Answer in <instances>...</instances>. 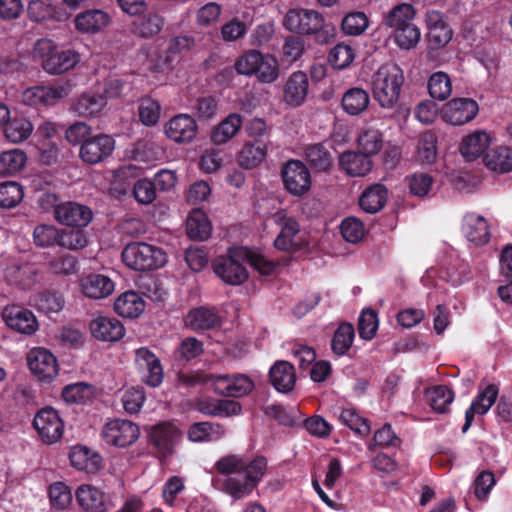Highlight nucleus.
Returning a JSON list of instances; mask_svg holds the SVG:
<instances>
[{
    "mask_svg": "<svg viewBox=\"0 0 512 512\" xmlns=\"http://www.w3.org/2000/svg\"><path fill=\"white\" fill-rule=\"evenodd\" d=\"M490 137L484 131H475L463 138L460 152L467 161L477 159L488 148Z\"/></svg>",
    "mask_w": 512,
    "mask_h": 512,
    "instance_id": "37",
    "label": "nucleus"
},
{
    "mask_svg": "<svg viewBox=\"0 0 512 512\" xmlns=\"http://www.w3.org/2000/svg\"><path fill=\"white\" fill-rule=\"evenodd\" d=\"M499 393V388L495 384H489L484 389H480L477 397L472 401L470 407L465 412V423L462 432L465 433L471 427L475 414H486L495 403Z\"/></svg>",
    "mask_w": 512,
    "mask_h": 512,
    "instance_id": "22",
    "label": "nucleus"
},
{
    "mask_svg": "<svg viewBox=\"0 0 512 512\" xmlns=\"http://www.w3.org/2000/svg\"><path fill=\"white\" fill-rule=\"evenodd\" d=\"M267 469V461L264 457L258 456L251 462L246 463L242 478L231 476L224 482V491L233 499L239 500L247 497L256 488Z\"/></svg>",
    "mask_w": 512,
    "mask_h": 512,
    "instance_id": "4",
    "label": "nucleus"
},
{
    "mask_svg": "<svg viewBox=\"0 0 512 512\" xmlns=\"http://www.w3.org/2000/svg\"><path fill=\"white\" fill-rule=\"evenodd\" d=\"M22 186L15 181H6L0 184V207L13 208L23 199Z\"/></svg>",
    "mask_w": 512,
    "mask_h": 512,
    "instance_id": "54",
    "label": "nucleus"
},
{
    "mask_svg": "<svg viewBox=\"0 0 512 512\" xmlns=\"http://www.w3.org/2000/svg\"><path fill=\"white\" fill-rule=\"evenodd\" d=\"M403 84L404 73L397 64L382 65L372 77L375 101L384 109L394 108L399 101Z\"/></svg>",
    "mask_w": 512,
    "mask_h": 512,
    "instance_id": "1",
    "label": "nucleus"
},
{
    "mask_svg": "<svg viewBox=\"0 0 512 512\" xmlns=\"http://www.w3.org/2000/svg\"><path fill=\"white\" fill-rule=\"evenodd\" d=\"M271 219L280 228V232L274 240V246L278 250L294 252L306 244L298 222L295 218L288 216L285 210L275 212Z\"/></svg>",
    "mask_w": 512,
    "mask_h": 512,
    "instance_id": "7",
    "label": "nucleus"
},
{
    "mask_svg": "<svg viewBox=\"0 0 512 512\" xmlns=\"http://www.w3.org/2000/svg\"><path fill=\"white\" fill-rule=\"evenodd\" d=\"M92 395V387L85 383L68 385L62 391V397L68 403H85L92 398Z\"/></svg>",
    "mask_w": 512,
    "mask_h": 512,
    "instance_id": "62",
    "label": "nucleus"
},
{
    "mask_svg": "<svg viewBox=\"0 0 512 512\" xmlns=\"http://www.w3.org/2000/svg\"><path fill=\"white\" fill-rule=\"evenodd\" d=\"M249 249L245 247L230 248L225 256L214 262L215 273L229 285H241L248 278L245 267Z\"/></svg>",
    "mask_w": 512,
    "mask_h": 512,
    "instance_id": "5",
    "label": "nucleus"
},
{
    "mask_svg": "<svg viewBox=\"0 0 512 512\" xmlns=\"http://www.w3.org/2000/svg\"><path fill=\"white\" fill-rule=\"evenodd\" d=\"M27 14L33 22H45L54 20L65 21L69 14L61 7L53 4L52 0H31L27 6Z\"/></svg>",
    "mask_w": 512,
    "mask_h": 512,
    "instance_id": "24",
    "label": "nucleus"
},
{
    "mask_svg": "<svg viewBox=\"0 0 512 512\" xmlns=\"http://www.w3.org/2000/svg\"><path fill=\"white\" fill-rule=\"evenodd\" d=\"M235 69L242 75H255L262 83H272L279 76V64L277 59L269 54H263L257 50H250L235 63Z\"/></svg>",
    "mask_w": 512,
    "mask_h": 512,
    "instance_id": "2",
    "label": "nucleus"
},
{
    "mask_svg": "<svg viewBox=\"0 0 512 512\" xmlns=\"http://www.w3.org/2000/svg\"><path fill=\"white\" fill-rule=\"evenodd\" d=\"M27 363L40 381L51 382L58 375L57 359L45 348H33L27 355Z\"/></svg>",
    "mask_w": 512,
    "mask_h": 512,
    "instance_id": "12",
    "label": "nucleus"
},
{
    "mask_svg": "<svg viewBox=\"0 0 512 512\" xmlns=\"http://www.w3.org/2000/svg\"><path fill=\"white\" fill-rule=\"evenodd\" d=\"M54 216L62 225L82 228L92 220V211L84 205L66 202L55 207Z\"/></svg>",
    "mask_w": 512,
    "mask_h": 512,
    "instance_id": "19",
    "label": "nucleus"
},
{
    "mask_svg": "<svg viewBox=\"0 0 512 512\" xmlns=\"http://www.w3.org/2000/svg\"><path fill=\"white\" fill-rule=\"evenodd\" d=\"M342 30L348 35L362 34L368 27V18L363 12H353L342 20Z\"/></svg>",
    "mask_w": 512,
    "mask_h": 512,
    "instance_id": "64",
    "label": "nucleus"
},
{
    "mask_svg": "<svg viewBox=\"0 0 512 512\" xmlns=\"http://www.w3.org/2000/svg\"><path fill=\"white\" fill-rule=\"evenodd\" d=\"M182 433L171 422H162L150 428L149 439L161 458L172 455L181 439Z\"/></svg>",
    "mask_w": 512,
    "mask_h": 512,
    "instance_id": "10",
    "label": "nucleus"
},
{
    "mask_svg": "<svg viewBox=\"0 0 512 512\" xmlns=\"http://www.w3.org/2000/svg\"><path fill=\"white\" fill-rule=\"evenodd\" d=\"M415 9L411 4L402 3L395 6L386 16L385 24L393 30L414 24Z\"/></svg>",
    "mask_w": 512,
    "mask_h": 512,
    "instance_id": "46",
    "label": "nucleus"
},
{
    "mask_svg": "<svg viewBox=\"0 0 512 512\" xmlns=\"http://www.w3.org/2000/svg\"><path fill=\"white\" fill-rule=\"evenodd\" d=\"M357 145L364 154L370 157L376 155L383 147V134L375 127L366 126L357 137Z\"/></svg>",
    "mask_w": 512,
    "mask_h": 512,
    "instance_id": "42",
    "label": "nucleus"
},
{
    "mask_svg": "<svg viewBox=\"0 0 512 512\" xmlns=\"http://www.w3.org/2000/svg\"><path fill=\"white\" fill-rule=\"evenodd\" d=\"M39 271L34 264L12 261L3 270L4 280L13 286L30 289L38 282Z\"/></svg>",
    "mask_w": 512,
    "mask_h": 512,
    "instance_id": "18",
    "label": "nucleus"
},
{
    "mask_svg": "<svg viewBox=\"0 0 512 512\" xmlns=\"http://www.w3.org/2000/svg\"><path fill=\"white\" fill-rule=\"evenodd\" d=\"M211 223L201 209H194L186 220V232L191 239L206 240L211 234Z\"/></svg>",
    "mask_w": 512,
    "mask_h": 512,
    "instance_id": "41",
    "label": "nucleus"
},
{
    "mask_svg": "<svg viewBox=\"0 0 512 512\" xmlns=\"http://www.w3.org/2000/svg\"><path fill=\"white\" fill-rule=\"evenodd\" d=\"M140 436V428L127 419H113L105 423L101 430L103 441L114 447L126 448L133 445Z\"/></svg>",
    "mask_w": 512,
    "mask_h": 512,
    "instance_id": "8",
    "label": "nucleus"
},
{
    "mask_svg": "<svg viewBox=\"0 0 512 512\" xmlns=\"http://www.w3.org/2000/svg\"><path fill=\"white\" fill-rule=\"evenodd\" d=\"M437 138L432 132H425L421 135L418 143V158L422 163L432 164L437 156Z\"/></svg>",
    "mask_w": 512,
    "mask_h": 512,
    "instance_id": "56",
    "label": "nucleus"
},
{
    "mask_svg": "<svg viewBox=\"0 0 512 512\" xmlns=\"http://www.w3.org/2000/svg\"><path fill=\"white\" fill-rule=\"evenodd\" d=\"M76 501L84 512H106V501L102 491L90 484L80 485L75 493Z\"/></svg>",
    "mask_w": 512,
    "mask_h": 512,
    "instance_id": "27",
    "label": "nucleus"
},
{
    "mask_svg": "<svg viewBox=\"0 0 512 512\" xmlns=\"http://www.w3.org/2000/svg\"><path fill=\"white\" fill-rule=\"evenodd\" d=\"M388 191L382 184H374L368 187L359 199L360 207L367 213H377L386 204Z\"/></svg>",
    "mask_w": 512,
    "mask_h": 512,
    "instance_id": "39",
    "label": "nucleus"
},
{
    "mask_svg": "<svg viewBox=\"0 0 512 512\" xmlns=\"http://www.w3.org/2000/svg\"><path fill=\"white\" fill-rule=\"evenodd\" d=\"M245 461L236 455H227L220 458L215 463V469L219 474L228 476H236L242 478Z\"/></svg>",
    "mask_w": 512,
    "mask_h": 512,
    "instance_id": "57",
    "label": "nucleus"
},
{
    "mask_svg": "<svg viewBox=\"0 0 512 512\" xmlns=\"http://www.w3.org/2000/svg\"><path fill=\"white\" fill-rule=\"evenodd\" d=\"M60 229L51 224H40L34 228L33 241L36 246L46 248L59 246Z\"/></svg>",
    "mask_w": 512,
    "mask_h": 512,
    "instance_id": "53",
    "label": "nucleus"
},
{
    "mask_svg": "<svg viewBox=\"0 0 512 512\" xmlns=\"http://www.w3.org/2000/svg\"><path fill=\"white\" fill-rule=\"evenodd\" d=\"M225 434L221 425L209 422H198L190 426L188 438L193 442L217 441Z\"/></svg>",
    "mask_w": 512,
    "mask_h": 512,
    "instance_id": "45",
    "label": "nucleus"
},
{
    "mask_svg": "<svg viewBox=\"0 0 512 512\" xmlns=\"http://www.w3.org/2000/svg\"><path fill=\"white\" fill-rule=\"evenodd\" d=\"M339 419L361 436H366L370 432V426L365 418L360 416L354 408H345L341 411Z\"/></svg>",
    "mask_w": 512,
    "mask_h": 512,
    "instance_id": "59",
    "label": "nucleus"
},
{
    "mask_svg": "<svg viewBox=\"0 0 512 512\" xmlns=\"http://www.w3.org/2000/svg\"><path fill=\"white\" fill-rule=\"evenodd\" d=\"M420 38L421 32L415 23L394 30V41L401 49L410 50L415 48Z\"/></svg>",
    "mask_w": 512,
    "mask_h": 512,
    "instance_id": "55",
    "label": "nucleus"
},
{
    "mask_svg": "<svg viewBox=\"0 0 512 512\" xmlns=\"http://www.w3.org/2000/svg\"><path fill=\"white\" fill-rule=\"evenodd\" d=\"M135 365L142 380L151 387H158L163 381V368L159 358L148 348L135 351Z\"/></svg>",
    "mask_w": 512,
    "mask_h": 512,
    "instance_id": "13",
    "label": "nucleus"
},
{
    "mask_svg": "<svg viewBox=\"0 0 512 512\" xmlns=\"http://www.w3.org/2000/svg\"><path fill=\"white\" fill-rule=\"evenodd\" d=\"M378 317L374 310H363L358 321V332L362 339L371 340L378 329Z\"/></svg>",
    "mask_w": 512,
    "mask_h": 512,
    "instance_id": "63",
    "label": "nucleus"
},
{
    "mask_svg": "<svg viewBox=\"0 0 512 512\" xmlns=\"http://www.w3.org/2000/svg\"><path fill=\"white\" fill-rule=\"evenodd\" d=\"M109 21V15L98 9L82 12L74 19L76 29L82 33H97L105 28Z\"/></svg>",
    "mask_w": 512,
    "mask_h": 512,
    "instance_id": "33",
    "label": "nucleus"
},
{
    "mask_svg": "<svg viewBox=\"0 0 512 512\" xmlns=\"http://www.w3.org/2000/svg\"><path fill=\"white\" fill-rule=\"evenodd\" d=\"M428 91L436 100L447 99L452 92V84L448 74L439 71L432 74L428 80Z\"/></svg>",
    "mask_w": 512,
    "mask_h": 512,
    "instance_id": "50",
    "label": "nucleus"
},
{
    "mask_svg": "<svg viewBox=\"0 0 512 512\" xmlns=\"http://www.w3.org/2000/svg\"><path fill=\"white\" fill-rule=\"evenodd\" d=\"M165 25V18L158 12L150 11L132 24V32L144 39L158 35Z\"/></svg>",
    "mask_w": 512,
    "mask_h": 512,
    "instance_id": "35",
    "label": "nucleus"
},
{
    "mask_svg": "<svg viewBox=\"0 0 512 512\" xmlns=\"http://www.w3.org/2000/svg\"><path fill=\"white\" fill-rule=\"evenodd\" d=\"M305 155L310 165L317 171H327L332 165L331 153L321 143L308 146Z\"/></svg>",
    "mask_w": 512,
    "mask_h": 512,
    "instance_id": "49",
    "label": "nucleus"
},
{
    "mask_svg": "<svg viewBox=\"0 0 512 512\" xmlns=\"http://www.w3.org/2000/svg\"><path fill=\"white\" fill-rule=\"evenodd\" d=\"M91 334L100 341L116 342L125 335V328L114 317L99 315L90 322Z\"/></svg>",
    "mask_w": 512,
    "mask_h": 512,
    "instance_id": "23",
    "label": "nucleus"
},
{
    "mask_svg": "<svg viewBox=\"0 0 512 512\" xmlns=\"http://www.w3.org/2000/svg\"><path fill=\"white\" fill-rule=\"evenodd\" d=\"M484 162L494 172L508 173L512 171V149L504 146L492 149L485 155Z\"/></svg>",
    "mask_w": 512,
    "mask_h": 512,
    "instance_id": "44",
    "label": "nucleus"
},
{
    "mask_svg": "<svg viewBox=\"0 0 512 512\" xmlns=\"http://www.w3.org/2000/svg\"><path fill=\"white\" fill-rule=\"evenodd\" d=\"M240 114L231 113L218 123L211 131L210 139L215 145H223L233 139L242 127Z\"/></svg>",
    "mask_w": 512,
    "mask_h": 512,
    "instance_id": "32",
    "label": "nucleus"
},
{
    "mask_svg": "<svg viewBox=\"0 0 512 512\" xmlns=\"http://www.w3.org/2000/svg\"><path fill=\"white\" fill-rule=\"evenodd\" d=\"M82 293L92 299H103L111 295L115 289L114 282L102 274H89L80 281Z\"/></svg>",
    "mask_w": 512,
    "mask_h": 512,
    "instance_id": "25",
    "label": "nucleus"
},
{
    "mask_svg": "<svg viewBox=\"0 0 512 512\" xmlns=\"http://www.w3.org/2000/svg\"><path fill=\"white\" fill-rule=\"evenodd\" d=\"M268 145L263 140L247 141L237 153L238 164L246 169L259 166L266 158Z\"/></svg>",
    "mask_w": 512,
    "mask_h": 512,
    "instance_id": "28",
    "label": "nucleus"
},
{
    "mask_svg": "<svg viewBox=\"0 0 512 512\" xmlns=\"http://www.w3.org/2000/svg\"><path fill=\"white\" fill-rule=\"evenodd\" d=\"M115 148L114 139L105 134L90 137L80 147V158L88 164H97L111 155Z\"/></svg>",
    "mask_w": 512,
    "mask_h": 512,
    "instance_id": "17",
    "label": "nucleus"
},
{
    "mask_svg": "<svg viewBox=\"0 0 512 512\" xmlns=\"http://www.w3.org/2000/svg\"><path fill=\"white\" fill-rule=\"evenodd\" d=\"M106 106V97L93 92L83 93L73 104V111L81 117H93Z\"/></svg>",
    "mask_w": 512,
    "mask_h": 512,
    "instance_id": "40",
    "label": "nucleus"
},
{
    "mask_svg": "<svg viewBox=\"0 0 512 512\" xmlns=\"http://www.w3.org/2000/svg\"><path fill=\"white\" fill-rule=\"evenodd\" d=\"M283 26L289 32L298 35L329 34L324 16L315 9L302 7L289 9L284 15Z\"/></svg>",
    "mask_w": 512,
    "mask_h": 512,
    "instance_id": "3",
    "label": "nucleus"
},
{
    "mask_svg": "<svg viewBox=\"0 0 512 512\" xmlns=\"http://www.w3.org/2000/svg\"><path fill=\"white\" fill-rule=\"evenodd\" d=\"M2 318L11 330L20 334L32 335L38 330L36 316L23 306H6L2 311Z\"/></svg>",
    "mask_w": 512,
    "mask_h": 512,
    "instance_id": "14",
    "label": "nucleus"
},
{
    "mask_svg": "<svg viewBox=\"0 0 512 512\" xmlns=\"http://www.w3.org/2000/svg\"><path fill=\"white\" fill-rule=\"evenodd\" d=\"M33 131L32 123L24 117H14L6 122L5 137L12 143L26 140Z\"/></svg>",
    "mask_w": 512,
    "mask_h": 512,
    "instance_id": "47",
    "label": "nucleus"
},
{
    "mask_svg": "<svg viewBox=\"0 0 512 512\" xmlns=\"http://www.w3.org/2000/svg\"><path fill=\"white\" fill-rule=\"evenodd\" d=\"M269 378L277 391L289 392L293 389L296 382L294 366L284 360L277 361L270 368Z\"/></svg>",
    "mask_w": 512,
    "mask_h": 512,
    "instance_id": "29",
    "label": "nucleus"
},
{
    "mask_svg": "<svg viewBox=\"0 0 512 512\" xmlns=\"http://www.w3.org/2000/svg\"><path fill=\"white\" fill-rule=\"evenodd\" d=\"M186 325L192 330L200 331L220 326L221 318L217 311L211 308L199 307L190 311L185 318Z\"/></svg>",
    "mask_w": 512,
    "mask_h": 512,
    "instance_id": "34",
    "label": "nucleus"
},
{
    "mask_svg": "<svg viewBox=\"0 0 512 512\" xmlns=\"http://www.w3.org/2000/svg\"><path fill=\"white\" fill-rule=\"evenodd\" d=\"M281 177L285 189L293 196H303L311 189L310 171L299 160H289L282 168Z\"/></svg>",
    "mask_w": 512,
    "mask_h": 512,
    "instance_id": "9",
    "label": "nucleus"
},
{
    "mask_svg": "<svg viewBox=\"0 0 512 512\" xmlns=\"http://www.w3.org/2000/svg\"><path fill=\"white\" fill-rule=\"evenodd\" d=\"M122 259L128 267L138 271L160 268L167 261L166 253L161 248L142 242L127 245Z\"/></svg>",
    "mask_w": 512,
    "mask_h": 512,
    "instance_id": "6",
    "label": "nucleus"
},
{
    "mask_svg": "<svg viewBox=\"0 0 512 512\" xmlns=\"http://www.w3.org/2000/svg\"><path fill=\"white\" fill-rule=\"evenodd\" d=\"M453 399L454 394L447 386L439 385L427 390V400L436 412H446Z\"/></svg>",
    "mask_w": 512,
    "mask_h": 512,
    "instance_id": "51",
    "label": "nucleus"
},
{
    "mask_svg": "<svg viewBox=\"0 0 512 512\" xmlns=\"http://www.w3.org/2000/svg\"><path fill=\"white\" fill-rule=\"evenodd\" d=\"M71 465L80 471L95 473L101 467V458L84 446H75L69 453Z\"/></svg>",
    "mask_w": 512,
    "mask_h": 512,
    "instance_id": "36",
    "label": "nucleus"
},
{
    "mask_svg": "<svg viewBox=\"0 0 512 512\" xmlns=\"http://www.w3.org/2000/svg\"><path fill=\"white\" fill-rule=\"evenodd\" d=\"M217 393L228 397H242L253 389L252 380L243 374L211 375L209 377Z\"/></svg>",
    "mask_w": 512,
    "mask_h": 512,
    "instance_id": "15",
    "label": "nucleus"
},
{
    "mask_svg": "<svg viewBox=\"0 0 512 512\" xmlns=\"http://www.w3.org/2000/svg\"><path fill=\"white\" fill-rule=\"evenodd\" d=\"M341 168L352 177H363L372 169L370 156L359 152H344L339 159Z\"/></svg>",
    "mask_w": 512,
    "mask_h": 512,
    "instance_id": "30",
    "label": "nucleus"
},
{
    "mask_svg": "<svg viewBox=\"0 0 512 512\" xmlns=\"http://www.w3.org/2000/svg\"><path fill=\"white\" fill-rule=\"evenodd\" d=\"M145 308L141 296L134 291H127L121 294L114 303L115 312L125 318L138 317Z\"/></svg>",
    "mask_w": 512,
    "mask_h": 512,
    "instance_id": "38",
    "label": "nucleus"
},
{
    "mask_svg": "<svg viewBox=\"0 0 512 512\" xmlns=\"http://www.w3.org/2000/svg\"><path fill=\"white\" fill-rule=\"evenodd\" d=\"M343 238L350 243L360 242L365 235V226L363 222L356 217L345 218L340 226Z\"/></svg>",
    "mask_w": 512,
    "mask_h": 512,
    "instance_id": "61",
    "label": "nucleus"
},
{
    "mask_svg": "<svg viewBox=\"0 0 512 512\" xmlns=\"http://www.w3.org/2000/svg\"><path fill=\"white\" fill-rule=\"evenodd\" d=\"M49 500L53 508L66 509L72 502L70 488L63 482H55L49 488Z\"/></svg>",
    "mask_w": 512,
    "mask_h": 512,
    "instance_id": "58",
    "label": "nucleus"
},
{
    "mask_svg": "<svg viewBox=\"0 0 512 512\" xmlns=\"http://www.w3.org/2000/svg\"><path fill=\"white\" fill-rule=\"evenodd\" d=\"M355 58L353 48L347 44L340 43L334 46L328 56L329 63L336 69L348 67Z\"/></svg>",
    "mask_w": 512,
    "mask_h": 512,
    "instance_id": "60",
    "label": "nucleus"
},
{
    "mask_svg": "<svg viewBox=\"0 0 512 512\" xmlns=\"http://www.w3.org/2000/svg\"><path fill=\"white\" fill-rule=\"evenodd\" d=\"M462 232L467 240L475 245H484L490 238L486 219L475 213H468L464 216Z\"/></svg>",
    "mask_w": 512,
    "mask_h": 512,
    "instance_id": "26",
    "label": "nucleus"
},
{
    "mask_svg": "<svg viewBox=\"0 0 512 512\" xmlns=\"http://www.w3.org/2000/svg\"><path fill=\"white\" fill-rule=\"evenodd\" d=\"M33 425L46 444L56 443L62 437L64 424L53 408L40 410L34 418Z\"/></svg>",
    "mask_w": 512,
    "mask_h": 512,
    "instance_id": "11",
    "label": "nucleus"
},
{
    "mask_svg": "<svg viewBox=\"0 0 512 512\" xmlns=\"http://www.w3.org/2000/svg\"><path fill=\"white\" fill-rule=\"evenodd\" d=\"M197 124L188 114H179L171 118L164 126L167 137L177 143H189L197 134Z\"/></svg>",
    "mask_w": 512,
    "mask_h": 512,
    "instance_id": "20",
    "label": "nucleus"
},
{
    "mask_svg": "<svg viewBox=\"0 0 512 512\" xmlns=\"http://www.w3.org/2000/svg\"><path fill=\"white\" fill-rule=\"evenodd\" d=\"M26 154L20 149H11L0 154V175H13L26 163Z\"/></svg>",
    "mask_w": 512,
    "mask_h": 512,
    "instance_id": "48",
    "label": "nucleus"
},
{
    "mask_svg": "<svg viewBox=\"0 0 512 512\" xmlns=\"http://www.w3.org/2000/svg\"><path fill=\"white\" fill-rule=\"evenodd\" d=\"M80 61V55L74 50L55 52L43 60L42 67L49 74H62L73 69Z\"/></svg>",
    "mask_w": 512,
    "mask_h": 512,
    "instance_id": "31",
    "label": "nucleus"
},
{
    "mask_svg": "<svg viewBox=\"0 0 512 512\" xmlns=\"http://www.w3.org/2000/svg\"><path fill=\"white\" fill-rule=\"evenodd\" d=\"M309 80L303 71L293 72L283 88V102L289 107L301 106L308 95Z\"/></svg>",
    "mask_w": 512,
    "mask_h": 512,
    "instance_id": "21",
    "label": "nucleus"
},
{
    "mask_svg": "<svg viewBox=\"0 0 512 512\" xmlns=\"http://www.w3.org/2000/svg\"><path fill=\"white\" fill-rule=\"evenodd\" d=\"M370 103V97L362 88H351L342 97V107L350 115H359L364 112Z\"/></svg>",
    "mask_w": 512,
    "mask_h": 512,
    "instance_id": "43",
    "label": "nucleus"
},
{
    "mask_svg": "<svg viewBox=\"0 0 512 512\" xmlns=\"http://www.w3.org/2000/svg\"><path fill=\"white\" fill-rule=\"evenodd\" d=\"M354 339V328L350 323L341 324L334 333L332 350L335 354L344 355L351 347Z\"/></svg>",
    "mask_w": 512,
    "mask_h": 512,
    "instance_id": "52",
    "label": "nucleus"
},
{
    "mask_svg": "<svg viewBox=\"0 0 512 512\" xmlns=\"http://www.w3.org/2000/svg\"><path fill=\"white\" fill-rule=\"evenodd\" d=\"M478 104L469 98H455L442 109V117L451 125H463L473 120L478 113Z\"/></svg>",
    "mask_w": 512,
    "mask_h": 512,
    "instance_id": "16",
    "label": "nucleus"
}]
</instances>
